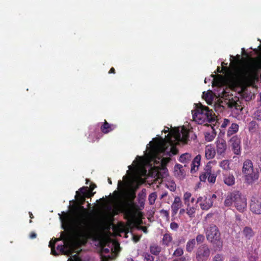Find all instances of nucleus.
<instances>
[{
  "mask_svg": "<svg viewBox=\"0 0 261 261\" xmlns=\"http://www.w3.org/2000/svg\"><path fill=\"white\" fill-rule=\"evenodd\" d=\"M168 133L164 138H153L147 145L144 156H137L132 165L128 166L127 175L123 176V181L119 180L115 190V215L123 213L130 223H139V212L134 202L135 191L145 182L142 176L149 175L156 178H164L168 175L165 167L170 161V156L176 154L175 146L179 142L186 143L189 138V131L184 126L174 127L170 130L165 126L163 130Z\"/></svg>",
  "mask_w": 261,
  "mask_h": 261,
  "instance_id": "nucleus-1",
  "label": "nucleus"
},
{
  "mask_svg": "<svg viewBox=\"0 0 261 261\" xmlns=\"http://www.w3.org/2000/svg\"><path fill=\"white\" fill-rule=\"evenodd\" d=\"M97 202L99 203L97 210L101 213L102 220L96 225L89 220V210L82 206L72 212L59 214L63 228L68 230L69 232H62L59 239L50 241L49 247L51 254L57 255L59 253L70 254L68 261H81L77 254L81 250L80 247L89 236L94 234L98 241L102 253L108 254L104 255L105 257H113L114 193L112 196L100 199Z\"/></svg>",
  "mask_w": 261,
  "mask_h": 261,
  "instance_id": "nucleus-2",
  "label": "nucleus"
},
{
  "mask_svg": "<svg viewBox=\"0 0 261 261\" xmlns=\"http://www.w3.org/2000/svg\"><path fill=\"white\" fill-rule=\"evenodd\" d=\"M213 92L209 91L203 93V98L208 105L214 103L215 110L217 112H222L226 107L242 110L238 98L233 97L230 93L231 88L225 85V79L222 76L216 79L212 76Z\"/></svg>",
  "mask_w": 261,
  "mask_h": 261,
  "instance_id": "nucleus-3",
  "label": "nucleus"
},
{
  "mask_svg": "<svg viewBox=\"0 0 261 261\" xmlns=\"http://www.w3.org/2000/svg\"><path fill=\"white\" fill-rule=\"evenodd\" d=\"M234 59L233 56H230L231 63L233 64V70L230 72L227 76H223L218 75L215 76L214 75H211L209 78L206 77L204 80L205 83L207 81L213 80L212 76L217 79L222 76L225 79V85H227L229 83L231 87L242 86L245 84H249L252 82L257 77V65L252 62H241L239 59L234 61H232Z\"/></svg>",
  "mask_w": 261,
  "mask_h": 261,
  "instance_id": "nucleus-4",
  "label": "nucleus"
},
{
  "mask_svg": "<svg viewBox=\"0 0 261 261\" xmlns=\"http://www.w3.org/2000/svg\"><path fill=\"white\" fill-rule=\"evenodd\" d=\"M193 118L194 121L200 124H206L215 121V116L213 111L201 105L197 106L193 113Z\"/></svg>",
  "mask_w": 261,
  "mask_h": 261,
  "instance_id": "nucleus-5",
  "label": "nucleus"
},
{
  "mask_svg": "<svg viewBox=\"0 0 261 261\" xmlns=\"http://www.w3.org/2000/svg\"><path fill=\"white\" fill-rule=\"evenodd\" d=\"M234 204L237 210L240 212H243L247 208L246 198L239 192L235 191L227 194L224 201L225 206H230Z\"/></svg>",
  "mask_w": 261,
  "mask_h": 261,
  "instance_id": "nucleus-6",
  "label": "nucleus"
},
{
  "mask_svg": "<svg viewBox=\"0 0 261 261\" xmlns=\"http://www.w3.org/2000/svg\"><path fill=\"white\" fill-rule=\"evenodd\" d=\"M112 130V126L105 120L104 122L98 123L96 128L93 127L90 129L89 139L91 141H95L101 138L102 136V134H108Z\"/></svg>",
  "mask_w": 261,
  "mask_h": 261,
  "instance_id": "nucleus-7",
  "label": "nucleus"
},
{
  "mask_svg": "<svg viewBox=\"0 0 261 261\" xmlns=\"http://www.w3.org/2000/svg\"><path fill=\"white\" fill-rule=\"evenodd\" d=\"M242 172L246 182L252 184L257 180L259 177V172L257 169H254L253 163L250 160H246L243 166Z\"/></svg>",
  "mask_w": 261,
  "mask_h": 261,
  "instance_id": "nucleus-8",
  "label": "nucleus"
},
{
  "mask_svg": "<svg viewBox=\"0 0 261 261\" xmlns=\"http://www.w3.org/2000/svg\"><path fill=\"white\" fill-rule=\"evenodd\" d=\"M213 162H209L205 166L204 171L201 173L199 176V179L201 181L205 182L207 179L208 182L214 184L216 181L217 174L212 173V167L211 164Z\"/></svg>",
  "mask_w": 261,
  "mask_h": 261,
  "instance_id": "nucleus-9",
  "label": "nucleus"
},
{
  "mask_svg": "<svg viewBox=\"0 0 261 261\" xmlns=\"http://www.w3.org/2000/svg\"><path fill=\"white\" fill-rule=\"evenodd\" d=\"M205 231L207 240L211 242L216 243L220 240L221 233L216 225H210L205 229Z\"/></svg>",
  "mask_w": 261,
  "mask_h": 261,
  "instance_id": "nucleus-10",
  "label": "nucleus"
},
{
  "mask_svg": "<svg viewBox=\"0 0 261 261\" xmlns=\"http://www.w3.org/2000/svg\"><path fill=\"white\" fill-rule=\"evenodd\" d=\"M216 151L217 155L221 157H224L227 149V145L226 141L223 138H217L215 142Z\"/></svg>",
  "mask_w": 261,
  "mask_h": 261,
  "instance_id": "nucleus-11",
  "label": "nucleus"
},
{
  "mask_svg": "<svg viewBox=\"0 0 261 261\" xmlns=\"http://www.w3.org/2000/svg\"><path fill=\"white\" fill-rule=\"evenodd\" d=\"M229 143L233 153L236 155L240 154L241 152V137L237 135L233 136L229 140Z\"/></svg>",
  "mask_w": 261,
  "mask_h": 261,
  "instance_id": "nucleus-12",
  "label": "nucleus"
},
{
  "mask_svg": "<svg viewBox=\"0 0 261 261\" xmlns=\"http://www.w3.org/2000/svg\"><path fill=\"white\" fill-rule=\"evenodd\" d=\"M251 212L255 215L261 214V199L257 197H252L250 205Z\"/></svg>",
  "mask_w": 261,
  "mask_h": 261,
  "instance_id": "nucleus-13",
  "label": "nucleus"
},
{
  "mask_svg": "<svg viewBox=\"0 0 261 261\" xmlns=\"http://www.w3.org/2000/svg\"><path fill=\"white\" fill-rule=\"evenodd\" d=\"M210 254V250L206 246L199 247L196 253L197 261H205L207 259Z\"/></svg>",
  "mask_w": 261,
  "mask_h": 261,
  "instance_id": "nucleus-14",
  "label": "nucleus"
},
{
  "mask_svg": "<svg viewBox=\"0 0 261 261\" xmlns=\"http://www.w3.org/2000/svg\"><path fill=\"white\" fill-rule=\"evenodd\" d=\"M199 203L200 206L203 210H208L210 208L213 204L214 201L212 198L207 196L199 197L196 203Z\"/></svg>",
  "mask_w": 261,
  "mask_h": 261,
  "instance_id": "nucleus-15",
  "label": "nucleus"
},
{
  "mask_svg": "<svg viewBox=\"0 0 261 261\" xmlns=\"http://www.w3.org/2000/svg\"><path fill=\"white\" fill-rule=\"evenodd\" d=\"M90 192L87 187H83L76 191L75 198L80 201L83 202L85 197H90Z\"/></svg>",
  "mask_w": 261,
  "mask_h": 261,
  "instance_id": "nucleus-16",
  "label": "nucleus"
},
{
  "mask_svg": "<svg viewBox=\"0 0 261 261\" xmlns=\"http://www.w3.org/2000/svg\"><path fill=\"white\" fill-rule=\"evenodd\" d=\"M215 148L212 145H206L204 149L205 158L207 160L213 159L216 154Z\"/></svg>",
  "mask_w": 261,
  "mask_h": 261,
  "instance_id": "nucleus-17",
  "label": "nucleus"
},
{
  "mask_svg": "<svg viewBox=\"0 0 261 261\" xmlns=\"http://www.w3.org/2000/svg\"><path fill=\"white\" fill-rule=\"evenodd\" d=\"M254 234L255 232L253 229L249 226L244 227L242 231V237L245 240H250Z\"/></svg>",
  "mask_w": 261,
  "mask_h": 261,
  "instance_id": "nucleus-18",
  "label": "nucleus"
},
{
  "mask_svg": "<svg viewBox=\"0 0 261 261\" xmlns=\"http://www.w3.org/2000/svg\"><path fill=\"white\" fill-rule=\"evenodd\" d=\"M181 206V201L179 197L176 196L174 198V201L171 204V208L172 215H175Z\"/></svg>",
  "mask_w": 261,
  "mask_h": 261,
  "instance_id": "nucleus-19",
  "label": "nucleus"
},
{
  "mask_svg": "<svg viewBox=\"0 0 261 261\" xmlns=\"http://www.w3.org/2000/svg\"><path fill=\"white\" fill-rule=\"evenodd\" d=\"M201 158V155L198 154L193 159L191 168V172L192 173H195L198 170L200 165Z\"/></svg>",
  "mask_w": 261,
  "mask_h": 261,
  "instance_id": "nucleus-20",
  "label": "nucleus"
},
{
  "mask_svg": "<svg viewBox=\"0 0 261 261\" xmlns=\"http://www.w3.org/2000/svg\"><path fill=\"white\" fill-rule=\"evenodd\" d=\"M183 200L186 206L193 205L195 201V198L192 196V194L188 192H186L184 194Z\"/></svg>",
  "mask_w": 261,
  "mask_h": 261,
  "instance_id": "nucleus-21",
  "label": "nucleus"
},
{
  "mask_svg": "<svg viewBox=\"0 0 261 261\" xmlns=\"http://www.w3.org/2000/svg\"><path fill=\"white\" fill-rule=\"evenodd\" d=\"M174 174L179 178H182L186 175L183 166L180 164H176L174 167Z\"/></svg>",
  "mask_w": 261,
  "mask_h": 261,
  "instance_id": "nucleus-22",
  "label": "nucleus"
},
{
  "mask_svg": "<svg viewBox=\"0 0 261 261\" xmlns=\"http://www.w3.org/2000/svg\"><path fill=\"white\" fill-rule=\"evenodd\" d=\"M115 238L119 236L121 237L122 234L125 236L126 235L125 227L123 225H119L115 224Z\"/></svg>",
  "mask_w": 261,
  "mask_h": 261,
  "instance_id": "nucleus-23",
  "label": "nucleus"
},
{
  "mask_svg": "<svg viewBox=\"0 0 261 261\" xmlns=\"http://www.w3.org/2000/svg\"><path fill=\"white\" fill-rule=\"evenodd\" d=\"M224 181L226 185L231 186L234 184L235 178L232 174H227L224 175Z\"/></svg>",
  "mask_w": 261,
  "mask_h": 261,
  "instance_id": "nucleus-24",
  "label": "nucleus"
},
{
  "mask_svg": "<svg viewBox=\"0 0 261 261\" xmlns=\"http://www.w3.org/2000/svg\"><path fill=\"white\" fill-rule=\"evenodd\" d=\"M239 130V125L235 123H232L231 126L229 127L227 132V136L230 137V136L236 134Z\"/></svg>",
  "mask_w": 261,
  "mask_h": 261,
  "instance_id": "nucleus-25",
  "label": "nucleus"
},
{
  "mask_svg": "<svg viewBox=\"0 0 261 261\" xmlns=\"http://www.w3.org/2000/svg\"><path fill=\"white\" fill-rule=\"evenodd\" d=\"M216 135V133L215 132L214 130L212 128V130L211 131L205 133V139L207 142L212 141L215 138Z\"/></svg>",
  "mask_w": 261,
  "mask_h": 261,
  "instance_id": "nucleus-26",
  "label": "nucleus"
},
{
  "mask_svg": "<svg viewBox=\"0 0 261 261\" xmlns=\"http://www.w3.org/2000/svg\"><path fill=\"white\" fill-rule=\"evenodd\" d=\"M192 158L191 155L189 153H185L180 155L179 161L184 164H187L190 162Z\"/></svg>",
  "mask_w": 261,
  "mask_h": 261,
  "instance_id": "nucleus-27",
  "label": "nucleus"
},
{
  "mask_svg": "<svg viewBox=\"0 0 261 261\" xmlns=\"http://www.w3.org/2000/svg\"><path fill=\"white\" fill-rule=\"evenodd\" d=\"M149 250L151 254L157 255L161 252V248L157 245L152 244L150 246Z\"/></svg>",
  "mask_w": 261,
  "mask_h": 261,
  "instance_id": "nucleus-28",
  "label": "nucleus"
},
{
  "mask_svg": "<svg viewBox=\"0 0 261 261\" xmlns=\"http://www.w3.org/2000/svg\"><path fill=\"white\" fill-rule=\"evenodd\" d=\"M219 166L225 170L230 169V161L228 160H223L219 163Z\"/></svg>",
  "mask_w": 261,
  "mask_h": 261,
  "instance_id": "nucleus-29",
  "label": "nucleus"
},
{
  "mask_svg": "<svg viewBox=\"0 0 261 261\" xmlns=\"http://www.w3.org/2000/svg\"><path fill=\"white\" fill-rule=\"evenodd\" d=\"M196 244V241L193 239L188 241L186 244V250L188 252H191L194 249Z\"/></svg>",
  "mask_w": 261,
  "mask_h": 261,
  "instance_id": "nucleus-30",
  "label": "nucleus"
},
{
  "mask_svg": "<svg viewBox=\"0 0 261 261\" xmlns=\"http://www.w3.org/2000/svg\"><path fill=\"white\" fill-rule=\"evenodd\" d=\"M172 240V237L170 233H166L163 238V243L164 245L169 246Z\"/></svg>",
  "mask_w": 261,
  "mask_h": 261,
  "instance_id": "nucleus-31",
  "label": "nucleus"
},
{
  "mask_svg": "<svg viewBox=\"0 0 261 261\" xmlns=\"http://www.w3.org/2000/svg\"><path fill=\"white\" fill-rule=\"evenodd\" d=\"M186 211L187 215L191 218H192L194 216V214L195 213V207L193 205L186 206Z\"/></svg>",
  "mask_w": 261,
  "mask_h": 261,
  "instance_id": "nucleus-32",
  "label": "nucleus"
},
{
  "mask_svg": "<svg viewBox=\"0 0 261 261\" xmlns=\"http://www.w3.org/2000/svg\"><path fill=\"white\" fill-rule=\"evenodd\" d=\"M257 124L255 121H251L248 124V130L251 133H254L257 128Z\"/></svg>",
  "mask_w": 261,
  "mask_h": 261,
  "instance_id": "nucleus-33",
  "label": "nucleus"
},
{
  "mask_svg": "<svg viewBox=\"0 0 261 261\" xmlns=\"http://www.w3.org/2000/svg\"><path fill=\"white\" fill-rule=\"evenodd\" d=\"M144 261H154V258L148 252H143L142 254Z\"/></svg>",
  "mask_w": 261,
  "mask_h": 261,
  "instance_id": "nucleus-34",
  "label": "nucleus"
},
{
  "mask_svg": "<svg viewBox=\"0 0 261 261\" xmlns=\"http://www.w3.org/2000/svg\"><path fill=\"white\" fill-rule=\"evenodd\" d=\"M157 198V195L155 192L151 193L148 196V201L150 204H153Z\"/></svg>",
  "mask_w": 261,
  "mask_h": 261,
  "instance_id": "nucleus-35",
  "label": "nucleus"
},
{
  "mask_svg": "<svg viewBox=\"0 0 261 261\" xmlns=\"http://www.w3.org/2000/svg\"><path fill=\"white\" fill-rule=\"evenodd\" d=\"M184 251L182 248H178L174 252L173 255L177 257L181 256L183 254Z\"/></svg>",
  "mask_w": 261,
  "mask_h": 261,
  "instance_id": "nucleus-36",
  "label": "nucleus"
},
{
  "mask_svg": "<svg viewBox=\"0 0 261 261\" xmlns=\"http://www.w3.org/2000/svg\"><path fill=\"white\" fill-rule=\"evenodd\" d=\"M160 214L165 217L167 220H168L169 219V213L168 211L162 210L160 211Z\"/></svg>",
  "mask_w": 261,
  "mask_h": 261,
  "instance_id": "nucleus-37",
  "label": "nucleus"
},
{
  "mask_svg": "<svg viewBox=\"0 0 261 261\" xmlns=\"http://www.w3.org/2000/svg\"><path fill=\"white\" fill-rule=\"evenodd\" d=\"M224 257L223 255L220 254H216L213 258V261H223Z\"/></svg>",
  "mask_w": 261,
  "mask_h": 261,
  "instance_id": "nucleus-38",
  "label": "nucleus"
},
{
  "mask_svg": "<svg viewBox=\"0 0 261 261\" xmlns=\"http://www.w3.org/2000/svg\"><path fill=\"white\" fill-rule=\"evenodd\" d=\"M115 257L117 255V254L121 251V248L119 246V243L115 239Z\"/></svg>",
  "mask_w": 261,
  "mask_h": 261,
  "instance_id": "nucleus-39",
  "label": "nucleus"
},
{
  "mask_svg": "<svg viewBox=\"0 0 261 261\" xmlns=\"http://www.w3.org/2000/svg\"><path fill=\"white\" fill-rule=\"evenodd\" d=\"M254 117L257 120H261V112L259 110H256L253 114Z\"/></svg>",
  "mask_w": 261,
  "mask_h": 261,
  "instance_id": "nucleus-40",
  "label": "nucleus"
},
{
  "mask_svg": "<svg viewBox=\"0 0 261 261\" xmlns=\"http://www.w3.org/2000/svg\"><path fill=\"white\" fill-rule=\"evenodd\" d=\"M229 123H230V121H229V120L228 119H225L223 120V122H222V124L221 125V128H225L228 125Z\"/></svg>",
  "mask_w": 261,
  "mask_h": 261,
  "instance_id": "nucleus-41",
  "label": "nucleus"
},
{
  "mask_svg": "<svg viewBox=\"0 0 261 261\" xmlns=\"http://www.w3.org/2000/svg\"><path fill=\"white\" fill-rule=\"evenodd\" d=\"M170 228L173 230H177V229H178V225L177 224V223L176 222H171V224H170Z\"/></svg>",
  "mask_w": 261,
  "mask_h": 261,
  "instance_id": "nucleus-42",
  "label": "nucleus"
},
{
  "mask_svg": "<svg viewBox=\"0 0 261 261\" xmlns=\"http://www.w3.org/2000/svg\"><path fill=\"white\" fill-rule=\"evenodd\" d=\"M204 240V237L202 234H198L196 237V241L198 243L203 242Z\"/></svg>",
  "mask_w": 261,
  "mask_h": 261,
  "instance_id": "nucleus-43",
  "label": "nucleus"
},
{
  "mask_svg": "<svg viewBox=\"0 0 261 261\" xmlns=\"http://www.w3.org/2000/svg\"><path fill=\"white\" fill-rule=\"evenodd\" d=\"M156 261H167V258L165 256H160L158 257Z\"/></svg>",
  "mask_w": 261,
  "mask_h": 261,
  "instance_id": "nucleus-44",
  "label": "nucleus"
},
{
  "mask_svg": "<svg viewBox=\"0 0 261 261\" xmlns=\"http://www.w3.org/2000/svg\"><path fill=\"white\" fill-rule=\"evenodd\" d=\"M257 258V257L254 255H250L249 256V259L250 261H256Z\"/></svg>",
  "mask_w": 261,
  "mask_h": 261,
  "instance_id": "nucleus-45",
  "label": "nucleus"
},
{
  "mask_svg": "<svg viewBox=\"0 0 261 261\" xmlns=\"http://www.w3.org/2000/svg\"><path fill=\"white\" fill-rule=\"evenodd\" d=\"M170 191H174L176 189L175 184L174 183H171L170 187L169 188Z\"/></svg>",
  "mask_w": 261,
  "mask_h": 261,
  "instance_id": "nucleus-46",
  "label": "nucleus"
},
{
  "mask_svg": "<svg viewBox=\"0 0 261 261\" xmlns=\"http://www.w3.org/2000/svg\"><path fill=\"white\" fill-rule=\"evenodd\" d=\"M185 212H186V210L185 209L181 208V209L180 210L179 214L180 215H183L185 213Z\"/></svg>",
  "mask_w": 261,
  "mask_h": 261,
  "instance_id": "nucleus-47",
  "label": "nucleus"
},
{
  "mask_svg": "<svg viewBox=\"0 0 261 261\" xmlns=\"http://www.w3.org/2000/svg\"><path fill=\"white\" fill-rule=\"evenodd\" d=\"M36 237V234L35 232H32L30 234V238L31 239H34V238H35Z\"/></svg>",
  "mask_w": 261,
  "mask_h": 261,
  "instance_id": "nucleus-48",
  "label": "nucleus"
},
{
  "mask_svg": "<svg viewBox=\"0 0 261 261\" xmlns=\"http://www.w3.org/2000/svg\"><path fill=\"white\" fill-rule=\"evenodd\" d=\"M208 197L212 198V200H213L214 199L216 198V195L215 194H213L212 196H207Z\"/></svg>",
  "mask_w": 261,
  "mask_h": 261,
  "instance_id": "nucleus-49",
  "label": "nucleus"
},
{
  "mask_svg": "<svg viewBox=\"0 0 261 261\" xmlns=\"http://www.w3.org/2000/svg\"><path fill=\"white\" fill-rule=\"evenodd\" d=\"M114 72V68L113 67L111 68L110 70L109 71V73H112Z\"/></svg>",
  "mask_w": 261,
  "mask_h": 261,
  "instance_id": "nucleus-50",
  "label": "nucleus"
},
{
  "mask_svg": "<svg viewBox=\"0 0 261 261\" xmlns=\"http://www.w3.org/2000/svg\"><path fill=\"white\" fill-rule=\"evenodd\" d=\"M126 261H134V260L132 258H127Z\"/></svg>",
  "mask_w": 261,
  "mask_h": 261,
  "instance_id": "nucleus-51",
  "label": "nucleus"
},
{
  "mask_svg": "<svg viewBox=\"0 0 261 261\" xmlns=\"http://www.w3.org/2000/svg\"><path fill=\"white\" fill-rule=\"evenodd\" d=\"M180 261H186V258L185 257H181L180 259H179Z\"/></svg>",
  "mask_w": 261,
  "mask_h": 261,
  "instance_id": "nucleus-52",
  "label": "nucleus"
},
{
  "mask_svg": "<svg viewBox=\"0 0 261 261\" xmlns=\"http://www.w3.org/2000/svg\"><path fill=\"white\" fill-rule=\"evenodd\" d=\"M222 70H224L225 71H227V68L224 67H222Z\"/></svg>",
  "mask_w": 261,
  "mask_h": 261,
  "instance_id": "nucleus-53",
  "label": "nucleus"
},
{
  "mask_svg": "<svg viewBox=\"0 0 261 261\" xmlns=\"http://www.w3.org/2000/svg\"><path fill=\"white\" fill-rule=\"evenodd\" d=\"M29 214H30V218H33V216L32 214L31 213H30V212L29 213Z\"/></svg>",
  "mask_w": 261,
  "mask_h": 261,
  "instance_id": "nucleus-54",
  "label": "nucleus"
},
{
  "mask_svg": "<svg viewBox=\"0 0 261 261\" xmlns=\"http://www.w3.org/2000/svg\"><path fill=\"white\" fill-rule=\"evenodd\" d=\"M217 71L218 72H221V71H220V67H218L217 68Z\"/></svg>",
  "mask_w": 261,
  "mask_h": 261,
  "instance_id": "nucleus-55",
  "label": "nucleus"
},
{
  "mask_svg": "<svg viewBox=\"0 0 261 261\" xmlns=\"http://www.w3.org/2000/svg\"><path fill=\"white\" fill-rule=\"evenodd\" d=\"M95 186H91V190H92L93 189H94V188H95Z\"/></svg>",
  "mask_w": 261,
  "mask_h": 261,
  "instance_id": "nucleus-56",
  "label": "nucleus"
},
{
  "mask_svg": "<svg viewBox=\"0 0 261 261\" xmlns=\"http://www.w3.org/2000/svg\"><path fill=\"white\" fill-rule=\"evenodd\" d=\"M260 101H261V93L259 94Z\"/></svg>",
  "mask_w": 261,
  "mask_h": 261,
  "instance_id": "nucleus-57",
  "label": "nucleus"
},
{
  "mask_svg": "<svg viewBox=\"0 0 261 261\" xmlns=\"http://www.w3.org/2000/svg\"><path fill=\"white\" fill-rule=\"evenodd\" d=\"M165 195H166V194H163V195H162V198H163V197H164Z\"/></svg>",
  "mask_w": 261,
  "mask_h": 261,
  "instance_id": "nucleus-58",
  "label": "nucleus"
},
{
  "mask_svg": "<svg viewBox=\"0 0 261 261\" xmlns=\"http://www.w3.org/2000/svg\"><path fill=\"white\" fill-rule=\"evenodd\" d=\"M173 261H180L179 259H174Z\"/></svg>",
  "mask_w": 261,
  "mask_h": 261,
  "instance_id": "nucleus-59",
  "label": "nucleus"
},
{
  "mask_svg": "<svg viewBox=\"0 0 261 261\" xmlns=\"http://www.w3.org/2000/svg\"><path fill=\"white\" fill-rule=\"evenodd\" d=\"M109 182L112 184V181L109 179Z\"/></svg>",
  "mask_w": 261,
  "mask_h": 261,
  "instance_id": "nucleus-60",
  "label": "nucleus"
},
{
  "mask_svg": "<svg viewBox=\"0 0 261 261\" xmlns=\"http://www.w3.org/2000/svg\"><path fill=\"white\" fill-rule=\"evenodd\" d=\"M242 50H243V51H245L244 48H242Z\"/></svg>",
  "mask_w": 261,
  "mask_h": 261,
  "instance_id": "nucleus-61",
  "label": "nucleus"
},
{
  "mask_svg": "<svg viewBox=\"0 0 261 261\" xmlns=\"http://www.w3.org/2000/svg\"><path fill=\"white\" fill-rule=\"evenodd\" d=\"M223 64H224V63H223V62L222 63V66H223Z\"/></svg>",
  "mask_w": 261,
  "mask_h": 261,
  "instance_id": "nucleus-62",
  "label": "nucleus"
}]
</instances>
